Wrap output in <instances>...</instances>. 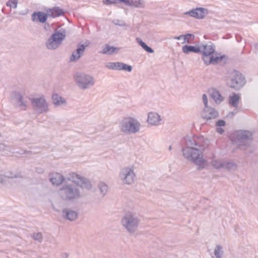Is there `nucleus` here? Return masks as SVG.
Returning a JSON list of instances; mask_svg holds the SVG:
<instances>
[{"label": "nucleus", "mask_w": 258, "mask_h": 258, "mask_svg": "<svg viewBox=\"0 0 258 258\" xmlns=\"http://www.w3.org/2000/svg\"><path fill=\"white\" fill-rule=\"evenodd\" d=\"M186 14H188L191 17L197 19H203L204 18L205 15L204 9L202 8L196 9L186 13Z\"/></svg>", "instance_id": "f8f14e48"}, {"label": "nucleus", "mask_w": 258, "mask_h": 258, "mask_svg": "<svg viewBox=\"0 0 258 258\" xmlns=\"http://www.w3.org/2000/svg\"><path fill=\"white\" fill-rule=\"evenodd\" d=\"M48 17L47 13L46 14L41 12H35L32 15V19L34 21H38L41 23H45Z\"/></svg>", "instance_id": "ddd939ff"}, {"label": "nucleus", "mask_w": 258, "mask_h": 258, "mask_svg": "<svg viewBox=\"0 0 258 258\" xmlns=\"http://www.w3.org/2000/svg\"><path fill=\"white\" fill-rule=\"evenodd\" d=\"M139 128L140 124L136 119L128 117L124 120L121 130L124 132L136 133L139 131Z\"/></svg>", "instance_id": "39448f33"}, {"label": "nucleus", "mask_w": 258, "mask_h": 258, "mask_svg": "<svg viewBox=\"0 0 258 258\" xmlns=\"http://www.w3.org/2000/svg\"><path fill=\"white\" fill-rule=\"evenodd\" d=\"M18 99H19V102L21 103L20 104V106L22 107V109H25V108H26V106L25 105H23V102L22 101V97H19L18 98Z\"/></svg>", "instance_id": "4c0bfd02"}, {"label": "nucleus", "mask_w": 258, "mask_h": 258, "mask_svg": "<svg viewBox=\"0 0 258 258\" xmlns=\"http://www.w3.org/2000/svg\"><path fill=\"white\" fill-rule=\"evenodd\" d=\"M48 17L55 18L62 15L64 13L63 10L58 7H54L52 9H48L46 10Z\"/></svg>", "instance_id": "9b49d317"}, {"label": "nucleus", "mask_w": 258, "mask_h": 258, "mask_svg": "<svg viewBox=\"0 0 258 258\" xmlns=\"http://www.w3.org/2000/svg\"><path fill=\"white\" fill-rule=\"evenodd\" d=\"M50 181L53 185H59L64 181V178L60 174L54 173L50 175Z\"/></svg>", "instance_id": "9d476101"}, {"label": "nucleus", "mask_w": 258, "mask_h": 258, "mask_svg": "<svg viewBox=\"0 0 258 258\" xmlns=\"http://www.w3.org/2000/svg\"><path fill=\"white\" fill-rule=\"evenodd\" d=\"M33 237L35 239L40 240L42 238V234L40 233H36L34 234Z\"/></svg>", "instance_id": "c9c22d12"}, {"label": "nucleus", "mask_w": 258, "mask_h": 258, "mask_svg": "<svg viewBox=\"0 0 258 258\" xmlns=\"http://www.w3.org/2000/svg\"><path fill=\"white\" fill-rule=\"evenodd\" d=\"M214 49L211 46H206L203 50V60L206 64L216 63L222 58V57H214L212 55Z\"/></svg>", "instance_id": "20e7f679"}, {"label": "nucleus", "mask_w": 258, "mask_h": 258, "mask_svg": "<svg viewBox=\"0 0 258 258\" xmlns=\"http://www.w3.org/2000/svg\"><path fill=\"white\" fill-rule=\"evenodd\" d=\"M203 99L206 107V108L203 113V117L206 119H210L216 117L218 116L217 112L215 109L213 108H209L207 107L208 99L206 95H203Z\"/></svg>", "instance_id": "423d86ee"}, {"label": "nucleus", "mask_w": 258, "mask_h": 258, "mask_svg": "<svg viewBox=\"0 0 258 258\" xmlns=\"http://www.w3.org/2000/svg\"><path fill=\"white\" fill-rule=\"evenodd\" d=\"M131 5L133 4L136 7H139L141 5L140 0H131Z\"/></svg>", "instance_id": "2f4dec72"}, {"label": "nucleus", "mask_w": 258, "mask_h": 258, "mask_svg": "<svg viewBox=\"0 0 258 258\" xmlns=\"http://www.w3.org/2000/svg\"><path fill=\"white\" fill-rule=\"evenodd\" d=\"M118 49L117 48L111 47L108 45H106L102 49V53L104 54H111Z\"/></svg>", "instance_id": "4be33fe9"}, {"label": "nucleus", "mask_w": 258, "mask_h": 258, "mask_svg": "<svg viewBox=\"0 0 258 258\" xmlns=\"http://www.w3.org/2000/svg\"><path fill=\"white\" fill-rule=\"evenodd\" d=\"M251 134L248 131H240L238 133L237 137L239 140L249 139L251 137Z\"/></svg>", "instance_id": "a211bd4d"}, {"label": "nucleus", "mask_w": 258, "mask_h": 258, "mask_svg": "<svg viewBox=\"0 0 258 258\" xmlns=\"http://www.w3.org/2000/svg\"><path fill=\"white\" fill-rule=\"evenodd\" d=\"M66 214L67 218L71 221L76 219L77 217V214L73 211L66 212Z\"/></svg>", "instance_id": "bb28decb"}, {"label": "nucleus", "mask_w": 258, "mask_h": 258, "mask_svg": "<svg viewBox=\"0 0 258 258\" xmlns=\"http://www.w3.org/2000/svg\"><path fill=\"white\" fill-rule=\"evenodd\" d=\"M51 37L54 41H56L60 44L65 37V31L63 30L61 32L55 33L52 35Z\"/></svg>", "instance_id": "f3484780"}, {"label": "nucleus", "mask_w": 258, "mask_h": 258, "mask_svg": "<svg viewBox=\"0 0 258 258\" xmlns=\"http://www.w3.org/2000/svg\"><path fill=\"white\" fill-rule=\"evenodd\" d=\"M18 4V0H9L7 3V6L11 8H16Z\"/></svg>", "instance_id": "cd10ccee"}, {"label": "nucleus", "mask_w": 258, "mask_h": 258, "mask_svg": "<svg viewBox=\"0 0 258 258\" xmlns=\"http://www.w3.org/2000/svg\"><path fill=\"white\" fill-rule=\"evenodd\" d=\"M107 186L104 184L100 186V189L102 192H106L107 190Z\"/></svg>", "instance_id": "72a5a7b5"}, {"label": "nucleus", "mask_w": 258, "mask_h": 258, "mask_svg": "<svg viewBox=\"0 0 258 258\" xmlns=\"http://www.w3.org/2000/svg\"><path fill=\"white\" fill-rule=\"evenodd\" d=\"M211 97L217 103H220L223 100V97L220 94L219 92L215 89H212L210 91Z\"/></svg>", "instance_id": "dca6fc26"}, {"label": "nucleus", "mask_w": 258, "mask_h": 258, "mask_svg": "<svg viewBox=\"0 0 258 258\" xmlns=\"http://www.w3.org/2000/svg\"><path fill=\"white\" fill-rule=\"evenodd\" d=\"M191 34H187L183 36L184 39L183 43H189V38L191 37Z\"/></svg>", "instance_id": "473e14b6"}, {"label": "nucleus", "mask_w": 258, "mask_h": 258, "mask_svg": "<svg viewBox=\"0 0 258 258\" xmlns=\"http://www.w3.org/2000/svg\"><path fill=\"white\" fill-rule=\"evenodd\" d=\"M225 124V121L224 120H219L217 122V125L219 126H224Z\"/></svg>", "instance_id": "e433bc0d"}, {"label": "nucleus", "mask_w": 258, "mask_h": 258, "mask_svg": "<svg viewBox=\"0 0 258 258\" xmlns=\"http://www.w3.org/2000/svg\"><path fill=\"white\" fill-rule=\"evenodd\" d=\"M227 84L229 87L239 90L245 85V80L242 74L237 71H233L230 75Z\"/></svg>", "instance_id": "7ed1b4c3"}, {"label": "nucleus", "mask_w": 258, "mask_h": 258, "mask_svg": "<svg viewBox=\"0 0 258 258\" xmlns=\"http://www.w3.org/2000/svg\"><path fill=\"white\" fill-rule=\"evenodd\" d=\"M32 103L34 107H42L45 106V100L43 99H33L32 100Z\"/></svg>", "instance_id": "aec40b11"}, {"label": "nucleus", "mask_w": 258, "mask_h": 258, "mask_svg": "<svg viewBox=\"0 0 258 258\" xmlns=\"http://www.w3.org/2000/svg\"><path fill=\"white\" fill-rule=\"evenodd\" d=\"M221 247L220 246H218L216 249L215 250V254L217 258L221 257Z\"/></svg>", "instance_id": "c85d7f7f"}, {"label": "nucleus", "mask_w": 258, "mask_h": 258, "mask_svg": "<svg viewBox=\"0 0 258 258\" xmlns=\"http://www.w3.org/2000/svg\"><path fill=\"white\" fill-rule=\"evenodd\" d=\"M68 182V184L63 188V190L67 198L69 199L75 198L78 196L77 190L75 188L73 189V188L70 187L71 185V182L82 187L89 188L91 187L90 182L86 178L75 173H72L70 174Z\"/></svg>", "instance_id": "f03ea898"}, {"label": "nucleus", "mask_w": 258, "mask_h": 258, "mask_svg": "<svg viewBox=\"0 0 258 258\" xmlns=\"http://www.w3.org/2000/svg\"><path fill=\"white\" fill-rule=\"evenodd\" d=\"M76 81L79 83V85L82 88H86L89 85H93L94 83L92 78L88 76H76Z\"/></svg>", "instance_id": "0eeeda50"}, {"label": "nucleus", "mask_w": 258, "mask_h": 258, "mask_svg": "<svg viewBox=\"0 0 258 258\" xmlns=\"http://www.w3.org/2000/svg\"><path fill=\"white\" fill-rule=\"evenodd\" d=\"M85 47L83 45H80L77 49L76 52H73L72 54L70 60L71 61H74L78 59L80 57V54L83 53L85 50Z\"/></svg>", "instance_id": "2eb2a0df"}, {"label": "nucleus", "mask_w": 258, "mask_h": 258, "mask_svg": "<svg viewBox=\"0 0 258 258\" xmlns=\"http://www.w3.org/2000/svg\"><path fill=\"white\" fill-rule=\"evenodd\" d=\"M160 120L159 115L156 113L151 112L148 115V122L149 123L155 125Z\"/></svg>", "instance_id": "4468645a"}, {"label": "nucleus", "mask_w": 258, "mask_h": 258, "mask_svg": "<svg viewBox=\"0 0 258 258\" xmlns=\"http://www.w3.org/2000/svg\"><path fill=\"white\" fill-rule=\"evenodd\" d=\"M52 100L53 103L56 105H59L63 103L65 101L60 96L57 94L52 96Z\"/></svg>", "instance_id": "a878e982"}, {"label": "nucleus", "mask_w": 258, "mask_h": 258, "mask_svg": "<svg viewBox=\"0 0 258 258\" xmlns=\"http://www.w3.org/2000/svg\"><path fill=\"white\" fill-rule=\"evenodd\" d=\"M204 139L196 138L194 139L195 143L191 141L187 143V147L183 150L184 156L193 160L195 163L201 167H204L206 162L203 159L202 151L204 150L205 145L204 143Z\"/></svg>", "instance_id": "f257e3e1"}, {"label": "nucleus", "mask_w": 258, "mask_h": 258, "mask_svg": "<svg viewBox=\"0 0 258 258\" xmlns=\"http://www.w3.org/2000/svg\"><path fill=\"white\" fill-rule=\"evenodd\" d=\"M106 67L108 68L117 70H125L127 72H131L132 67L122 62H110L108 63Z\"/></svg>", "instance_id": "6e6552de"}, {"label": "nucleus", "mask_w": 258, "mask_h": 258, "mask_svg": "<svg viewBox=\"0 0 258 258\" xmlns=\"http://www.w3.org/2000/svg\"><path fill=\"white\" fill-rule=\"evenodd\" d=\"M182 51L185 53H188L190 52H199L200 50L199 47L194 46L185 45L182 47Z\"/></svg>", "instance_id": "6ab92c4d"}, {"label": "nucleus", "mask_w": 258, "mask_h": 258, "mask_svg": "<svg viewBox=\"0 0 258 258\" xmlns=\"http://www.w3.org/2000/svg\"><path fill=\"white\" fill-rule=\"evenodd\" d=\"M123 224L126 228L131 231L136 227L137 221L132 217L129 218L125 217L122 220Z\"/></svg>", "instance_id": "1a4fd4ad"}, {"label": "nucleus", "mask_w": 258, "mask_h": 258, "mask_svg": "<svg viewBox=\"0 0 258 258\" xmlns=\"http://www.w3.org/2000/svg\"><path fill=\"white\" fill-rule=\"evenodd\" d=\"M212 164L216 168H220L223 166L222 164L217 160L213 161Z\"/></svg>", "instance_id": "c756f323"}, {"label": "nucleus", "mask_w": 258, "mask_h": 258, "mask_svg": "<svg viewBox=\"0 0 258 258\" xmlns=\"http://www.w3.org/2000/svg\"><path fill=\"white\" fill-rule=\"evenodd\" d=\"M117 2L118 0H103V3L107 5L114 4Z\"/></svg>", "instance_id": "7c9ffc66"}, {"label": "nucleus", "mask_w": 258, "mask_h": 258, "mask_svg": "<svg viewBox=\"0 0 258 258\" xmlns=\"http://www.w3.org/2000/svg\"><path fill=\"white\" fill-rule=\"evenodd\" d=\"M118 2L123 3L127 6L131 5V3L130 0H118Z\"/></svg>", "instance_id": "f704fd0d"}, {"label": "nucleus", "mask_w": 258, "mask_h": 258, "mask_svg": "<svg viewBox=\"0 0 258 258\" xmlns=\"http://www.w3.org/2000/svg\"><path fill=\"white\" fill-rule=\"evenodd\" d=\"M59 44H60L59 43H58L56 41H54V40L52 37H51L50 39L48 40L47 44V47L49 49H52L57 47Z\"/></svg>", "instance_id": "b1692460"}, {"label": "nucleus", "mask_w": 258, "mask_h": 258, "mask_svg": "<svg viewBox=\"0 0 258 258\" xmlns=\"http://www.w3.org/2000/svg\"><path fill=\"white\" fill-rule=\"evenodd\" d=\"M240 97L238 95L234 94L230 97L229 103L234 107H237L239 102Z\"/></svg>", "instance_id": "412c9836"}, {"label": "nucleus", "mask_w": 258, "mask_h": 258, "mask_svg": "<svg viewBox=\"0 0 258 258\" xmlns=\"http://www.w3.org/2000/svg\"><path fill=\"white\" fill-rule=\"evenodd\" d=\"M137 42L139 43V44L143 47V48L146 51L149 53H153L154 52V50L147 46L145 43H144L141 39L137 38L136 39Z\"/></svg>", "instance_id": "393cba45"}, {"label": "nucleus", "mask_w": 258, "mask_h": 258, "mask_svg": "<svg viewBox=\"0 0 258 258\" xmlns=\"http://www.w3.org/2000/svg\"><path fill=\"white\" fill-rule=\"evenodd\" d=\"M134 176L135 174L133 172V171L131 169H130L127 174L125 176L124 182L127 184L132 183L134 181Z\"/></svg>", "instance_id": "5701e85b"}, {"label": "nucleus", "mask_w": 258, "mask_h": 258, "mask_svg": "<svg viewBox=\"0 0 258 258\" xmlns=\"http://www.w3.org/2000/svg\"><path fill=\"white\" fill-rule=\"evenodd\" d=\"M183 36H179L178 37H175V39H176L177 40L180 39Z\"/></svg>", "instance_id": "ea45409f"}, {"label": "nucleus", "mask_w": 258, "mask_h": 258, "mask_svg": "<svg viewBox=\"0 0 258 258\" xmlns=\"http://www.w3.org/2000/svg\"><path fill=\"white\" fill-rule=\"evenodd\" d=\"M217 131L220 134H222L224 132L223 130L221 127H218Z\"/></svg>", "instance_id": "58836bf2"}]
</instances>
